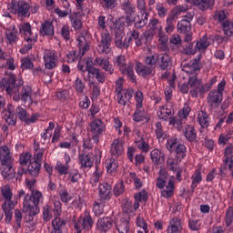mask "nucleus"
I'll list each match as a JSON object with an SVG mask.
<instances>
[{
  "instance_id": "obj_60",
  "label": "nucleus",
  "mask_w": 233,
  "mask_h": 233,
  "mask_svg": "<svg viewBox=\"0 0 233 233\" xmlns=\"http://www.w3.org/2000/svg\"><path fill=\"white\" fill-rule=\"evenodd\" d=\"M187 56H194L198 52L196 42H191L186 46L183 51Z\"/></svg>"
},
{
  "instance_id": "obj_59",
  "label": "nucleus",
  "mask_w": 233,
  "mask_h": 233,
  "mask_svg": "<svg viewBox=\"0 0 233 233\" xmlns=\"http://www.w3.org/2000/svg\"><path fill=\"white\" fill-rule=\"evenodd\" d=\"M52 212H53V208L49 205H46L43 208V219L44 221H46V223H48V221L52 219L53 218Z\"/></svg>"
},
{
  "instance_id": "obj_62",
  "label": "nucleus",
  "mask_w": 233,
  "mask_h": 233,
  "mask_svg": "<svg viewBox=\"0 0 233 233\" xmlns=\"http://www.w3.org/2000/svg\"><path fill=\"white\" fill-rule=\"evenodd\" d=\"M226 226L229 228H233V208L229 207L226 212Z\"/></svg>"
},
{
  "instance_id": "obj_7",
  "label": "nucleus",
  "mask_w": 233,
  "mask_h": 233,
  "mask_svg": "<svg viewBox=\"0 0 233 233\" xmlns=\"http://www.w3.org/2000/svg\"><path fill=\"white\" fill-rule=\"evenodd\" d=\"M112 36L108 31H104L101 34V41H98L96 50L98 54H110L112 52Z\"/></svg>"
},
{
  "instance_id": "obj_30",
  "label": "nucleus",
  "mask_w": 233,
  "mask_h": 233,
  "mask_svg": "<svg viewBox=\"0 0 233 233\" xmlns=\"http://www.w3.org/2000/svg\"><path fill=\"white\" fill-rule=\"evenodd\" d=\"M150 157L154 165H161V163H165V153L157 148L151 151Z\"/></svg>"
},
{
  "instance_id": "obj_6",
  "label": "nucleus",
  "mask_w": 233,
  "mask_h": 233,
  "mask_svg": "<svg viewBox=\"0 0 233 233\" xmlns=\"http://www.w3.org/2000/svg\"><path fill=\"white\" fill-rule=\"evenodd\" d=\"M136 110L135 113L133 114V121L136 123H141V121H145L147 119V111L143 108V92L141 91H137L136 93Z\"/></svg>"
},
{
  "instance_id": "obj_34",
  "label": "nucleus",
  "mask_w": 233,
  "mask_h": 233,
  "mask_svg": "<svg viewBox=\"0 0 233 233\" xmlns=\"http://www.w3.org/2000/svg\"><path fill=\"white\" fill-rule=\"evenodd\" d=\"M34 150L35 153L33 155V160L43 163V156H45V147H41L39 143L35 140Z\"/></svg>"
},
{
  "instance_id": "obj_33",
  "label": "nucleus",
  "mask_w": 233,
  "mask_h": 233,
  "mask_svg": "<svg viewBox=\"0 0 233 233\" xmlns=\"http://www.w3.org/2000/svg\"><path fill=\"white\" fill-rule=\"evenodd\" d=\"M208 103L212 105H219L223 101V93L219 91H211L208 96Z\"/></svg>"
},
{
  "instance_id": "obj_41",
  "label": "nucleus",
  "mask_w": 233,
  "mask_h": 233,
  "mask_svg": "<svg viewBox=\"0 0 233 233\" xmlns=\"http://www.w3.org/2000/svg\"><path fill=\"white\" fill-rule=\"evenodd\" d=\"M191 188L192 192H194V190H196V187H198V185H199L201 181H203V177H201V168H198L197 170H195L194 174L191 177Z\"/></svg>"
},
{
  "instance_id": "obj_19",
  "label": "nucleus",
  "mask_w": 233,
  "mask_h": 233,
  "mask_svg": "<svg viewBox=\"0 0 233 233\" xmlns=\"http://www.w3.org/2000/svg\"><path fill=\"white\" fill-rule=\"evenodd\" d=\"M157 66L163 71L170 70L172 68V56L167 53L159 55Z\"/></svg>"
},
{
  "instance_id": "obj_5",
  "label": "nucleus",
  "mask_w": 233,
  "mask_h": 233,
  "mask_svg": "<svg viewBox=\"0 0 233 233\" xmlns=\"http://www.w3.org/2000/svg\"><path fill=\"white\" fill-rule=\"evenodd\" d=\"M116 92L117 94V103L118 105H123V106L130 102L132 95L134 94V90L132 89L123 90V78H118L116 80Z\"/></svg>"
},
{
  "instance_id": "obj_57",
  "label": "nucleus",
  "mask_w": 233,
  "mask_h": 233,
  "mask_svg": "<svg viewBox=\"0 0 233 233\" xmlns=\"http://www.w3.org/2000/svg\"><path fill=\"white\" fill-rule=\"evenodd\" d=\"M22 70H32L34 68V62L30 56L21 58Z\"/></svg>"
},
{
  "instance_id": "obj_10",
  "label": "nucleus",
  "mask_w": 233,
  "mask_h": 233,
  "mask_svg": "<svg viewBox=\"0 0 233 233\" xmlns=\"http://www.w3.org/2000/svg\"><path fill=\"white\" fill-rule=\"evenodd\" d=\"M90 128L92 133V139L95 141V143H99V136H101V134L106 130L105 123H103L101 119H94L90 123Z\"/></svg>"
},
{
  "instance_id": "obj_15",
  "label": "nucleus",
  "mask_w": 233,
  "mask_h": 233,
  "mask_svg": "<svg viewBox=\"0 0 233 233\" xmlns=\"http://www.w3.org/2000/svg\"><path fill=\"white\" fill-rule=\"evenodd\" d=\"M45 66L47 70H54L56 68V61H57V55L56 51L48 50L44 54Z\"/></svg>"
},
{
  "instance_id": "obj_38",
  "label": "nucleus",
  "mask_w": 233,
  "mask_h": 233,
  "mask_svg": "<svg viewBox=\"0 0 233 233\" xmlns=\"http://www.w3.org/2000/svg\"><path fill=\"white\" fill-rule=\"evenodd\" d=\"M195 45L197 46V52H205L210 46V42H208V37L204 35L200 37L199 41L195 42Z\"/></svg>"
},
{
  "instance_id": "obj_28",
  "label": "nucleus",
  "mask_w": 233,
  "mask_h": 233,
  "mask_svg": "<svg viewBox=\"0 0 233 233\" xmlns=\"http://www.w3.org/2000/svg\"><path fill=\"white\" fill-rule=\"evenodd\" d=\"M184 136L190 143H196L198 141V133L194 127L187 125L184 129Z\"/></svg>"
},
{
  "instance_id": "obj_37",
  "label": "nucleus",
  "mask_w": 233,
  "mask_h": 233,
  "mask_svg": "<svg viewBox=\"0 0 233 233\" xmlns=\"http://www.w3.org/2000/svg\"><path fill=\"white\" fill-rule=\"evenodd\" d=\"M3 211L5 212V223L10 224L12 221V218L14 213L12 212L14 208H15V204H10L9 206L6 203L2 205Z\"/></svg>"
},
{
  "instance_id": "obj_23",
  "label": "nucleus",
  "mask_w": 233,
  "mask_h": 233,
  "mask_svg": "<svg viewBox=\"0 0 233 233\" xmlns=\"http://www.w3.org/2000/svg\"><path fill=\"white\" fill-rule=\"evenodd\" d=\"M127 44L130 46V45L133 43H135L136 46H143V42L141 41V38L139 37L140 34H139V30L137 29H132L127 33Z\"/></svg>"
},
{
  "instance_id": "obj_16",
  "label": "nucleus",
  "mask_w": 233,
  "mask_h": 233,
  "mask_svg": "<svg viewBox=\"0 0 233 233\" xmlns=\"http://www.w3.org/2000/svg\"><path fill=\"white\" fill-rule=\"evenodd\" d=\"M43 162H39L37 160H30L26 171L25 176H31V177H38L41 173V165Z\"/></svg>"
},
{
  "instance_id": "obj_50",
  "label": "nucleus",
  "mask_w": 233,
  "mask_h": 233,
  "mask_svg": "<svg viewBox=\"0 0 233 233\" xmlns=\"http://www.w3.org/2000/svg\"><path fill=\"white\" fill-rule=\"evenodd\" d=\"M122 210L124 212V218H127V216H130V213L133 212L132 202L130 201V199L125 198L123 200Z\"/></svg>"
},
{
  "instance_id": "obj_24",
  "label": "nucleus",
  "mask_w": 233,
  "mask_h": 233,
  "mask_svg": "<svg viewBox=\"0 0 233 233\" xmlns=\"http://www.w3.org/2000/svg\"><path fill=\"white\" fill-rule=\"evenodd\" d=\"M167 233H180L183 231V226L181 225V220L179 218H173L169 221V225L167 227Z\"/></svg>"
},
{
  "instance_id": "obj_2",
  "label": "nucleus",
  "mask_w": 233,
  "mask_h": 233,
  "mask_svg": "<svg viewBox=\"0 0 233 233\" xmlns=\"http://www.w3.org/2000/svg\"><path fill=\"white\" fill-rule=\"evenodd\" d=\"M23 78H18L14 74H10L6 78L0 82V90H5V92L12 96V94H19V88L23 86Z\"/></svg>"
},
{
  "instance_id": "obj_1",
  "label": "nucleus",
  "mask_w": 233,
  "mask_h": 233,
  "mask_svg": "<svg viewBox=\"0 0 233 233\" xmlns=\"http://www.w3.org/2000/svg\"><path fill=\"white\" fill-rule=\"evenodd\" d=\"M43 199V193L41 191H32L31 195L26 194L23 203V212L27 214L30 218L39 214V203Z\"/></svg>"
},
{
  "instance_id": "obj_3",
  "label": "nucleus",
  "mask_w": 233,
  "mask_h": 233,
  "mask_svg": "<svg viewBox=\"0 0 233 233\" xmlns=\"http://www.w3.org/2000/svg\"><path fill=\"white\" fill-rule=\"evenodd\" d=\"M115 33V46L120 50H128V40L125 37V27L116 21L112 26Z\"/></svg>"
},
{
  "instance_id": "obj_46",
  "label": "nucleus",
  "mask_w": 233,
  "mask_h": 233,
  "mask_svg": "<svg viewBox=\"0 0 233 233\" xmlns=\"http://www.w3.org/2000/svg\"><path fill=\"white\" fill-rule=\"evenodd\" d=\"M188 10V7L187 5H177L175 8L172 9L171 14L169 15V17L173 19H177L181 14H184Z\"/></svg>"
},
{
  "instance_id": "obj_26",
  "label": "nucleus",
  "mask_w": 233,
  "mask_h": 233,
  "mask_svg": "<svg viewBox=\"0 0 233 233\" xmlns=\"http://www.w3.org/2000/svg\"><path fill=\"white\" fill-rule=\"evenodd\" d=\"M81 55H80V58L77 64V70L78 72H81V74H85V72H88V74H90L89 68L90 67H94V66H92V58H84L83 60H81Z\"/></svg>"
},
{
  "instance_id": "obj_53",
  "label": "nucleus",
  "mask_w": 233,
  "mask_h": 233,
  "mask_svg": "<svg viewBox=\"0 0 233 233\" xmlns=\"http://www.w3.org/2000/svg\"><path fill=\"white\" fill-rule=\"evenodd\" d=\"M53 203H54L53 213H54L55 219H62L60 218L63 212L61 202L59 200H54Z\"/></svg>"
},
{
  "instance_id": "obj_18",
  "label": "nucleus",
  "mask_w": 233,
  "mask_h": 233,
  "mask_svg": "<svg viewBox=\"0 0 233 233\" xmlns=\"http://www.w3.org/2000/svg\"><path fill=\"white\" fill-rule=\"evenodd\" d=\"M100 199L108 201L112 198V186L108 182H102L98 187Z\"/></svg>"
},
{
  "instance_id": "obj_43",
  "label": "nucleus",
  "mask_w": 233,
  "mask_h": 233,
  "mask_svg": "<svg viewBox=\"0 0 233 233\" xmlns=\"http://www.w3.org/2000/svg\"><path fill=\"white\" fill-rule=\"evenodd\" d=\"M121 74L123 76H127V79H130L133 83H137V80L136 78V74L134 73V67L131 66H125L124 68L120 69Z\"/></svg>"
},
{
  "instance_id": "obj_14",
  "label": "nucleus",
  "mask_w": 233,
  "mask_h": 233,
  "mask_svg": "<svg viewBox=\"0 0 233 233\" xmlns=\"http://www.w3.org/2000/svg\"><path fill=\"white\" fill-rule=\"evenodd\" d=\"M93 65L94 66H101V68L109 74V76H113L115 72L114 66L110 64V60H108V58H101L96 56L93 62Z\"/></svg>"
},
{
  "instance_id": "obj_44",
  "label": "nucleus",
  "mask_w": 233,
  "mask_h": 233,
  "mask_svg": "<svg viewBox=\"0 0 233 233\" xmlns=\"http://www.w3.org/2000/svg\"><path fill=\"white\" fill-rule=\"evenodd\" d=\"M122 10L125 12L126 15H134V14H136V5L130 3V0H126L122 4Z\"/></svg>"
},
{
  "instance_id": "obj_45",
  "label": "nucleus",
  "mask_w": 233,
  "mask_h": 233,
  "mask_svg": "<svg viewBox=\"0 0 233 233\" xmlns=\"http://www.w3.org/2000/svg\"><path fill=\"white\" fill-rule=\"evenodd\" d=\"M1 174L4 179H7V181H10V179H14V177H15V170L14 169L13 166L5 167Z\"/></svg>"
},
{
  "instance_id": "obj_36",
  "label": "nucleus",
  "mask_w": 233,
  "mask_h": 233,
  "mask_svg": "<svg viewBox=\"0 0 233 233\" xmlns=\"http://www.w3.org/2000/svg\"><path fill=\"white\" fill-rule=\"evenodd\" d=\"M65 225H66L65 218H54L52 221L53 229L50 233H63Z\"/></svg>"
},
{
  "instance_id": "obj_35",
  "label": "nucleus",
  "mask_w": 233,
  "mask_h": 233,
  "mask_svg": "<svg viewBox=\"0 0 233 233\" xmlns=\"http://www.w3.org/2000/svg\"><path fill=\"white\" fill-rule=\"evenodd\" d=\"M0 162L2 167H12V157L10 153L6 152L3 147L0 148Z\"/></svg>"
},
{
  "instance_id": "obj_4",
  "label": "nucleus",
  "mask_w": 233,
  "mask_h": 233,
  "mask_svg": "<svg viewBox=\"0 0 233 233\" xmlns=\"http://www.w3.org/2000/svg\"><path fill=\"white\" fill-rule=\"evenodd\" d=\"M11 14H16L19 17H30V4L23 0H11L9 5Z\"/></svg>"
},
{
  "instance_id": "obj_63",
  "label": "nucleus",
  "mask_w": 233,
  "mask_h": 233,
  "mask_svg": "<svg viewBox=\"0 0 233 233\" xmlns=\"http://www.w3.org/2000/svg\"><path fill=\"white\" fill-rule=\"evenodd\" d=\"M75 88L77 94H85V88H86V86L85 85V82L81 80V78L76 77L75 81Z\"/></svg>"
},
{
  "instance_id": "obj_54",
  "label": "nucleus",
  "mask_w": 233,
  "mask_h": 233,
  "mask_svg": "<svg viewBox=\"0 0 233 233\" xmlns=\"http://www.w3.org/2000/svg\"><path fill=\"white\" fill-rule=\"evenodd\" d=\"M32 153L23 152L19 157V164L21 167H26L30 161H32Z\"/></svg>"
},
{
  "instance_id": "obj_11",
  "label": "nucleus",
  "mask_w": 233,
  "mask_h": 233,
  "mask_svg": "<svg viewBox=\"0 0 233 233\" xmlns=\"http://www.w3.org/2000/svg\"><path fill=\"white\" fill-rule=\"evenodd\" d=\"M177 30L179 34H184V43L192 41V24L187 20H180L177 25Z\"/></svg>"
},
{
  "instance_id": "obj_13",
  "label": "nucleus",
  "mask_w": 233,
  "mask_h": 233,
  "mask_svg": "<svg viewBox=\"0 0 233 233\" xmlns=\"http://www.w3.org/2000/svg\"><path fill=\"white\" fill-rule=\"evenodd\" d=\"M135 70L137 74L140 76V77H144L145 79H148L156 74L155 70L151 69V67H149L146 64L140 62H137L136 64Z\"/></svg>"
},
{
  "instance_id": "obj_39",
  "label": "nucleus",
  "mask_w": 233,
  "mask_h": 233,
  "mask_svg": "<svg viewBox=\"0 0 233 233\" xmlns=\"http://www.w3.org/2000/svg\"><path fill=\"white\" fill-rule=\"evenodd\" d=\"M89 74L91 76H95L96 79L98 81V83H105L106 81V76H105V73L101 72L99 68L95 67H89Z\"/></svg>"
},
{
  "instance_id": "obj_55",
  "label": "nucleus",
  "mask_w": 233,
  "mask_h": 233,
  "mask_svg": "<svg viewBox=\"0 0 233 233\" xmlns=\"http://www.w3.org/2000/svg\"><path fill=\"white\" fill-rule=\"evenodd\" d=\"M198 119L202 128H208L209 123H208V114H207V112L201 111L198 114Z\"/></svg>"
},
{
  "instance_id": "obj_58",
  "label": "nucleus",
  "mask_w": 233,
  "mask_h": 233,
  "mask_svg": "<svg viewBox=\"0 0 233 233\" xmlns=\"http://www.w3.org/2000/svg\"><path fill=\"white\" fill-rule=\"evenodd\" d=\"M26 43L23 48L20 49V53L26 54V52H30L32 50L35 40L30 36L25 38Z\"/></svg>"
},
{
  "instance_id": "obj_27",
  "label": "nucleus",
  "mask_w": 233,
  "mask_h": 233,
  "mask_svg": "<svg viewBox=\"0 0 233 233\" xmlns=\"http://www.w3.org/2000/svg\"><path fill=\"white\" fill-rule=\"evenodd\" d=\"M158 177L157 178V188H160V190H163L165 188V185H167V179H168V172H167V169L160 167L158 172Z\"/></svg>"
},
{
  "instance_id": "obj_56",
  "label": "nucleus",
  "mask_w": 233,
  "mask_h": 233,
  "mask_svg": "<svg viewBox=\"0 0 233 233\" xmlns=\"http://www.w3.org/2000/svg\"><path fill=\"white\" fill-rule=\"evenodd\" d=\"M149 30H152L153 32L160 33L163 30V26L159 25V20L157 18H153L149 20L148 23Z\"/></svg>"
},
{
  "instance_id": "obj_9",
  "label": "nucleus",
  "mask_w": 233,
  "mask_h": 233,
  "mask_svg": "<svg viewBox=\"0 0 233 233\" xmlns=\"http://www.w3.org/2000/svg\"><path fill=\"white\" fill-rule=\"evenodd\" d=\"M92 36L88 34V31L84 30L80 33V35L77 37L76 41L78 43V48L81 54V57L90 50V41Z\"/></svg>"
},
{
  "instance_id": "obj_47",
  "label": "nucleus",
  "mask_w": 233,
  "mask_h": 233,
  "mask_svg": "<svg viewBox=\"0 0 233 233\" xmlns=\"http://www.w3.org/2000/svg\"><path fill=\"white\" fill-rule=\"evenodd\" d=\"M21 99L24 103H26L28 99L32 101V87L29 86H24L21 91Z\"/></svg>"
},
{
  "instance_id": "obj_31",
  "label": "nucleus",
  "mask_w": 233,
  "mask_h": 233,
  "mask_svg": "<svg viewBox=\"0 0 233 233\" xmlns=\"http://www.w3.org/2000/svg\"><path fill=\"white\" fill-rule=\"evenodd\" d=\"M216 3V0H193V5L198 6L199 10L205 12V10H208V8H212Z\"/></svg>"
},
{
  "instance_id": "obj_32",
  "label": "nucleus",
  "mask_w": 233,
  "mask_h": 233,
  "mask_svg": "<svg viewBox=\"0 0 233 233\" xmlns=\"http://www.w3.org/2000/svg\"><path fill=\"white\" fill-rule=\"evenodd\" d=\"M1 193L5 199L4 203H6L7 206L15 205L14 201L12 200V197L14 196V194L12 193V188H10V186H4L1 188Z\"/></svg>"
},
{
  "instance_id": "obj_42",
  "label": "nucleus",
  "mask_w": 233,
  "mask_h": 233,
  "mask_svg": "<svg viewBox=\"0 0 233 233\" xmlns=\"http://www.w3.org/2000/svg\"><path fill=\"white\" fill-rule=\"evenodd\" d=\"M182 70L183 72H186V74L194 75L196 74V72H199V70H201V67L196 65L193 61H190L189 63L182 66Z\"/></svg>"
},
{
  "instance_id": "obj_17",
  "label": "nucleus",
  "mask_w": 233,
  "mask_h": 233,
  "mask_svg": "<svg viewBox=\"0 0 233 233\" xmlns=\"http://www.w3.org/2000/svg\"><path fill=\"white\" fill-rule=\"evenodd\" d=\"M114 227V219L110 217H103L97 220L96 228L99 232L106 233Z\"/></svg>"
},
{
  "instance_id": "obj_49",
  "label": "nucleus",
  "mask_w": 233,
  "mask_h": 233,
  "mask_svg": "<svg viewBox=\"0 0 233 233\" xmlns=\"http://www.w3.org/2000/svg\"><path fill=\"white\" fill-rule=\"evenodd\" d=\"M223 28V32L225 35H228V37H232L233 35V22L230 20H226L221 25Z\"/></svg>"
},
{
  "instance_id": "obj_64",
  "label": "nucleus",
  "mask_w": 233,
  "mask_h": 233,
  "mask_svg": "<svg viewBox=\"0 0 233 233\" xmlns=\"http://www.w3.org/2000/svg\"><path fill=\"white\" fill-rule=\"evenodd\" d=\"M188 85L190 86V88L199 89L201 86V80L198 79V76L195 74L193 76L188 78Z\"/></svg>"
},
{
  "instance_id": "obj_12",
  "label": "nucleus",
  "mask_w": 233,
  "mask_h": 233,
  "mask_svg": "<svg viewBox=\"0 0 233 233\" xmlns=\"http://www.w3.org/2000/svg\"><path fill=\"white\" fill-rule=\"evenodd\" d=\"M96 155L92 152H86L83 150L82 154L79 155L78 159L82 168H92L94 167V160Z\"/></svg>"
},
{
  "instance_id": "obj_22",
  "label": "nucleus",
  "mask_w": 233,
  "mask_h": 233,
  "mask_svg": "<svg viewBox=\"0 0 233 233\" xmlns=\"http://www.w3.org/2000/svg\"><path fill=\"white\" fill-rule=\"evenodd\" d=\"M118 233L130 232V216L123 217L119 222L116 223Z\"/></svg>"
},
{
  "instance_id": "obj_8",
  "label": "nucleus",
  "mask_w": 233,
  "mask_h": 233,
  "mask_svg": "<svg viewBox=\"0 0 233 233\" xmlns=\"http://www.w3.org/2000/svg\"><path fill=\"white\" fill-rule=\"evenodd\" d=\"M94 226V220L90 212L85 211L84 216L78 218L77 221L75 222L74 227L77 232L82 230H90Z\"/></svg>"
},
{
  "instance_id": "obj_48",
  "label": "nucleus",
  "mask_w": 233,
  "mask_h": 233,
  "mask_svg": "<svg viewBox=\"0 0 233 233\" xmlns=\"http://www.w3.org/2000/svg\"><path fill=\"white\" fill-rule=\"evenodd\" d=\"M175 152H176V157L179 161H181L182 159H185V157H187V147L183 144H178L176 147Z\"/></svg>"
},
{
  "instance_id": "obj_20",
  "label": "nucleus",
  "mask_w": 233,
  "mask_h": 233,
  "mask_svg": "<svg viewBox=\"0 0 233 233\" xmlns=\"http://www.w3.org/2000/svg\"><path fill=\"white\" fill-rule=\"evenodd\" d=\"M5 34L7 45H14V43H17V41H19V31L15 28V25L6 29Z\"/></svg>"
},
{
  "instance_id": "obj_51",
  "label": "nucleus",
  "mask_w": 233,
  "mask_h": 233,
  "mask_svg": "<svg viewBox=\"0 0 233 233\" xmlns=\"http://www.w3.org/2000/svg\"><path fill=\"white\" fill-rule=\"evenodd\" d=\"M155 127L157 139H167L168 137L167 133H165V131L163 130V125L161 124V122H157L155 124Z\"/></svg>"
},
{
  "instance_id": "obj_52",
  "label": "nucleus",
  "mask_w": 233,
  "mask_h": 233,
  "mask_svg": "<svg viewBox=\"0 0 233 233\" xmlns=\"http://www.w3.org/2000/svg\"><path fill=\"white\" fill-rule=\"evenodd\" d=\"M19 32L20 34H24L25 37H32V25H30V23L28 22L21 24L19 26Z\"/></svg>"
},
{
  "instance_id": "obj_29",
  "label": "nucleus",
  "mask_w": 233,
  "mask_h": 233,
  "mask_svg": "<svg viewBox=\"0 0 233 233\" xmlns=\"http://www.w3.org/2000/svg\"><path fill=\"white\" fill-rule=\"evenodd\" d=\"M150 14L148 13H140L135 17V28H143L147 26V23H148V16Z\"/></svg>"
},
{
  "instance_id": "obj_61",
  "label": "nucleus",
  "mask_w": 233,
  "mask_h": 233,
  "mask_svg": "<svg viewBox=\"0 0 233 233\" xmlns=\"http://www.w3.org/2000/svg\"><path fill=\"white\" fill-rule=\"evenodd\" d=\"M188 228L191 230L198 232L201 228V220L189 218L188 220Z\"/></svg>"
},
{
  "instance_id": "obj_21",
  "label": "nucleus",
  "mask_w": 233,
  "mask_h": 233,
  "mask_svg": "<svg viewBox=\"0 0 233 233\" xmlns=\"http://www.w3.org/2000/svg\"><path fill=\"white\" fill-rule=\"evenodd\" d=\"M40 35H47L48 37H54V23L50 20H46L43 24H41V27L39 29Z\"/></svg>"
},
{
  "instance_id": "obj_25",
  "label": "nucleus",
  "mask_w": 233,
  "mask_h": 233,
  "mask_svg": "<svg viewBox=\"0 0 233 233\" xmlns=\"http://www.w3.org/2000/svg\"><path fill=\"white\" fill-rule=\"evenodd\" d=\"M123 152H125V147H123V141L115 139L111 144V155L114 157H119Z\"/></svg>"
},
{
  "instance_id": "obj_40",
  "label": "nucleus",
  "mask_w": 233,
  "mask_h": 233,
  "mask_svg": "<svg viewBox=\"0 0 233 233\" xmlns=\"http://www.w3.org/2000/svg\"><path fill=\"white\" fill-rule=\"evenodd\" d=\"M144 62L147 66H149V68L153 69L156 72V68L157 67L158 63V56H147L145 57Z\"/></svg>"
}]
</instances>
